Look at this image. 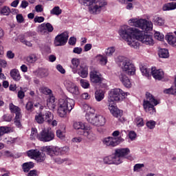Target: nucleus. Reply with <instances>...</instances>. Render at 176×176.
<instances>
[{"label":"nucleus","mask_w":176,"mask_h":176,"mask_svg":"<svg viewBox=\"0 0 176 176\" xmlns=\"http://www.w3.org/2000/svg\"><path fill=\"white\" fill-rule=\"evenodd\" d=\"M118 32L120 38L126 41L129 46L133 47V49H138L140 47V43L135 39L138 33V29L124 25L121 26Z\"/></svg>","instance_id":"f257e3e1"},{"label":"nucleus","mask_w":176,"mask_h":176,"mask_svg":"<svg viewBox=\"0 0 176 176\" xmlns=\"http://www.w3.org/2000/svg\"><path fill=\"white\" fill-rule=\"evenodd\" d=\"M79 2L83 6H88L89 13L94 16L100 14L107 5L105 0H79Z\"/></svg>","instance_id":"f03ea898"},{"label":"nucleus","mask_w":176,"mask_h":176,"mask_svg":"<svg viewBox=\"0 0 176 176\" xmlns=\"http://www.w3.org/2000/svg\"><path fill=\"white\" fill-rule=\"evenodd\" d=\"M75 107V100L67 96H64L58 100V115L60 118L67 116L68 112H71Z\"/></svg>","instance_id":"7ed1b4c3"},{"label":"nucleus","mask_w":176,"mask_h":176,"mask_svg":"<svg viewBox=\"0 0 176 176\" xmlns=\"http://www.w3.org/2000/svg\"><path fill=\"white\" fill-rule=\"evenodd\" d=\"M129 94H130L127 92L125 93L123 90L119 88L111 89L109 94L107 104H115V101L116 102H120Z\"/></svg>","instance_id":"20e7f679"},{"label":"nucleus","mask_w":176,"mask_h":176,"mask_svg":"<svg viewBox=\"0 0 176 176\" xmlns=\"http://www.w3.org/2000/svg\"><path fill=\"white\" fill-rule=\"evenodd\" d=\"M159 104L157 100L155 99L153 95L150 93L146 94V99L144 100L143 107L146 112H148L151 115L156 113V109L155 107Z\"/></svg>","instance_id":"39448f33"},{"label":"nucleus","mask_w":176,"mask_h":176,"mask_svg":"<svg viewBox=\"0 0 176 176\" xmlns=\"http://www.w3.org/2000/svg\"><path fill=\"white\" fill-rule=\"evenodd\" d=\"M129 24L131 27H137L144 31H151L153 27L152 22L145 19H131L129 20Z\"/></svg>","instance_id":"423d86ee"},{"label":"nucleus","mask_w":176,"mask_h":176,"mask_svg":"<svg viewBox=\"0 0 176 176\" xmlns=\"http://www.w3.org/2000/svg\"><path fill=\"white\" fill-rule=\"evenodd\" d=\"M85 119L88 123H90L94 126H98V127L104 126L107 122V120H105L104 116L101 115L97 116V114L91 112L87 113Z\"/></svg>","instance_id":"0eeeda50"},{"label":"nucleus","mask_w":176,"mask_h":176,"mask_svg":"<svg viewBox=\"0 0 176 176\" xmlns=\"http://www.w3.org/2000/svg\"><path fill=\"white\" fill-rule=\"evenodd\" d=\"M45 151L50 156H54V155L58 156V155H65L69 151V148L68 146L59 148L58 146H47Z\"/></svg>","instance_id":"6e6552de"},{"label":"nucleus","mask_w":176,"mask_h":176,"mask_svg":"<svg viewBox=\"0 0 176 176\" xmlns=\"http://www.w3.org/2000/svg\"><path fill=\"white\" fill-rule=\"evenodd\" d=\"M53 119V115L50 111H45V113L40 112L34 118L35 122L38 124H43L45 122H50Z\"/></svg>","instance_id":"1a4fd4ad"},{"label":"nucleus","mask_w":176,"mask_h":176,"mask_svg":"<svg viewBox=\"0 0 176 176\" xmlns=\"http://www.w3.org/2000/svg\"><path fill=\"white\" fill-rule=\"evenodd\" d=\"M136 42L140 41L144 45H149L150 46L153 45V38H152V36L148 34V33L145 34L142 31L138 30V33L136 34Z\"/></svg>","instance_id":"9d476101"},{"label":"nucleus","mask_w":176,"mask_h":176,"mask_svg":"<svg viewBox=\"0 0 176 176\" xmlns=\"http://www.w3.org/2000/svg\"><path fill=\"white\" fill-rule=\"evenodd\" d=\"M121 68L123 72L128 75H134L135 74V67L129 59L122 60Z\"/></svg>","instance_id":"9b49d317"},{"label":"nucleus","mask_w":176,"mask_h":176,"mask_svg":"<svg viewBox=\"0 0 176 176\" xmlns=\"http://www.w3.org/2000/svg\"><path fill=\"white\" fill-rule=\"evenodd\" d=\"M28 156L31 159H34L38 163H42V162H45L46 159V155L43 153L39 152L38 150L32 149L28 151Z\"/></svg>","instance_id":"f8f14e48"},{"label":"nucleus","mask_w":176,"mask_h":176,"mask_svg":"<svg viewBox=\"0 0 176 176\" xmlns=\"http://www.w3.org/2000/svg\"><path fill=\"white\" fill-rule=\"evenodd\" d=\"M38 140L43 141V142H49L54 140V133L52 131L45 129L38 135Z\"/></svg>","instance_id":"ddd939ff"},{"label":"nucleus","mask_w":176,"mask_h":176,"mask_svg":"<svg viewBox=\"0 0 176 176\" xmlns=\"http://www.w3.org/2000/svg\"><path fill=\"white\" fill-rule=\"evenodd\" d=\"M68 32H65L55 37L54 45L55 46H64L68 41Z\"/></svg>","instance_id":"4468645a"},{"label":"nucleus","mask_w":176,"mask_h":176,"mask_svg":"<svg viewBox=\"0 0 176 176\" xmlns=\"http://www.w3.org/2000/svg\"><path fill=\"white\" fill-rule=\"evenodd\" d=\"M64 85L67 87L68 91L72 93V94H75L76 96H79V94H80L78 86H76L75 83L72 82L71 80H66L64 82Z\"/></svg>","instance_id":"2eb2a0df"},{"label":"nucleus","mask_w":176,"mask_h":176,"mask_svg":"<svg viewBox=\"0 0 176 176\" xmlns=\"http://www.w3.org/2000/svg\"><path fill=\"white\" fill-rule=\"evenodd\" d=\"M120 142H122V138H120L108 137L103 140V144L106 146H117Z\"/></svg>","instance_id":"dca6fc26"},{"label":"nucleus","mask_w":176,"mask_h":176,"mask_svg":"<svg viewBox=\"0 0 176 176\" xmlns=\"http://www.w3.org/2000/svg\"><path fill=\"white\" fill-rule=\"evenodd\" d=\"M90 81L92 83H102L103 80L102 75L97 70H92L89 73Z\"/></svg>","instance_id":"f3484780"},{"label":"nucleus","mask_w":176,"mask_h":176,"mask_svg":"<svg viewBox=\"0 0 176 176\" xmlns=\"http://www.w3.org/2000/svg\"><path fill=\"white\" fill-rule=\"evenodd\" d=\"M114 103H107L108 108L111 112V113L115 118H122L123 115V111L119 109L118 107L113 105Z\"/></svg>","instance_id":"a211bd4d"},{"label":"nucleus","mask_w":176,"mask_h":176,"mask_svg":"<svg viewBox=\"0 0 176 176\" xmlns=\"http://www.w3.org/2000/svg\"><path fill=\"white\" fill-rule=\"evenodd\" d=\"M118 78L125 87L127 89L131 87V81H130V79H129V77H127L124 73L122 72L118 73Z\"/></svg>","instance_id":"6ab92c4d"},{"label":"nucleus","mask_w":176,"mask_h":176,"mask_svg":"<svg viewBox=\"0 0 176 176\" xmlns=\"http://www.w3.org/2000/svg\"><path fill=\"white\" fill-rule=\"evenodd\" d=\"M151 74L156 80H162L164 78V72L162 69H157L156 67L151 68Z\"/></svg>","instance_id":"aec40b11"},{"label":"nucleus","mask_w":176,"mask_h":176,"mask_svg":"<svg viewBox=\"0 0 176 176\" xmlns=\"http://www.w3.org/2000/svg\"><path fill=\"white\" fill-rule=\"evenodd\" d=\"M73 127L74 129H75V130H81V133H80L81 135L83 134V132L85 130H89V126H87L83 122H74L73 124Z\"/></svg>","instance_id":"412c9836"},{"label":"nucleus","mask_w":176,"mask_h":176,"mask_svg":"<svg viewBox=\"0 0 176 176\" xmlns=\"http://www.w3.org/2000/svg\"><path fill=\"white\" fill-rule=\"evenodd\" d=\"M79 64H80L79 59L76 58L72 59V64L70 65V68H72V72H74V74H76L78 72Z\"/></svg>","instance_id":"4be33fe9"},{"label":"nucleus","mask_w":176,"mask_h":176,"mask_svg":"<svg viewBox=\"0 0 176 176\" xmlns=\"http://www.w3.org/2000/svg\"><path fill=\"white\" fill-rule=\"evenodd\" d=\"M76 74H78L81 78H87V75H89L88 69L87 67L79 66Z\"/></svg>","instance_id":"5701e85b"},{"label":"nucleus","mask_w":176,"mask_h":176,"mask_svg":"<svg viewBox=\"0 0 176 176\" xmlns=\"http://www.w3.org/2000/svg\"><path fill=\"white\" fill-rule=\"evenodd\" d=\"M115 153L116 155H119L122 159H124L125 156H127V155L130 153V149L128 148H117L116 149Z\"/></svg>","instance_id":"b1692460"},{"label":"nucleus","mask_w":176,"mask_h":176,"mask_svg":"<svg viewBox=\"0 0 176 176\" xmlns=\"http://www.w3.org/2000/svg\"><path fill=\"white\" fill-rule=\"evenodd\" d=\"M10 76L16 82H19L21 79V76L20 75V72L17 69H13L10 71Z\"/></svg>","instance_id":"393cba45"},{"label":"nucleus","mask_w":176,"mask_h":176,"mask_svg":"<svg viewBox=\"0 0 176 176\" xmlns=\"http://www.w3.org/2000/svg\"><path fill=\"white\" fill-rule=\"evenodd\" d=\"M90 130V128H89L88 130H85L82 134L85 137H87L88 140L90 141H94L96 140V135L93 133Z\"/></svg>","instance_id":"a878e982"},{"label":"nucleus","mask_w":176,"mask_h":176,"mask_svg":"<svg viewBox=\"0 0 176 176\" xmlns=\"http://www.w3.org/2000/svg\"><path fill=\"white\" fill-rule=\"evenodd\" d=\"M166 39L169 45L171 46H176V37L171 34L166 36Z\"/></svg>","instance_id":"bb28decb"},{"label":"nucleus","mask_w":176,"mask_h":176,"mask_svg":"<svg viewBox=\"0 0 176 176\" xmlns=\"http://www.w3.org/2000/svg\"><path fill=\"white\" fill-rule=\"evenodd\" d=\"M38 76L40 78H47L49 76V70L47 69L40 68L37 71Z\"/></svg>","instance_id":"cd10ccee"},{"label":"nucleus","mask_w":176,"mask_h":176,"mask_svg":"<svg viewBox=\"0 0 176 176\" xmlns=\"http://www.w3.org/2000/svg\"><path fill=\"white\" fill-rule=\"evenodd\" d=\"M34 162H25L23 164V170L24 173H28L31 168H34Z\"/></svg>","instance_id":"c85d7f7f"},{"label":"nucleus","mask_w":176,"mask_h":176,"mask_svg":"<svg viewBox=\"0 0 176 176\" xmlns=\"http://www.w3.org/2000/svg\"><path fill=\"white\" fill-rule=\"evenodd\" d=\"M55 102L56 100L54 99V96H51L49 98V101H47V105L49 109H51V110L56 109V103H54Z\"/></svg>","instance_id":"c756f323"},{"label":"nucleus","mask_w":176,"mask_h":176,"mask_svg":"<svg viewBox=\"0 0 176 176\" xmlns=\"http://www.w3.org/2000/svg\"><path fill=\"white\" fill-rule=\"evenodd\" d=\"M113 157V164H120L123 162V158H122L119 155H116L115 152L114 154H112Z\"/></svg>","instance_id":"7c9ffc66"},{"label":"nucleus","mask_w":176,"mask_h":176,"mask_svg":"<svg viewBox=\"0 0 176 176\" xmlns=\"http://www.w3.org/2000/svg\"><path fill=\"white\" fill-rule=\"evenodd\" d=\"M104 92L102 90H97L95 92V98L96 100V101H102V100H104Z\"/></svg>","instance_id":"2f4dec72"},{"label":"nucleus","mask_w":176,"mask_h":176,"mask_svg":"<svg viewBox=\"0 0 176 176\" xmlns=\"http://www.w3.org/2000/svg\"><path fill=\"white\" fill-rule=\"evenodd\" d=\"M174 9H176V3H166L162 8V10L164 11H166V10H174Z\"/></svg>","instance_id":"473e14b6"},{"label":"nucleus","mask_w":176,"mask_h":176,"mask_svg":"<svg viewBox=\"0 0 176 176\" xmlns=\"http://www.w3.org/2000/svg\"><path fill=\"white\" fill-rule=\"evenodd\" d=\"M63 13V10L59 6H55L51 11L50 14L55 16H60Z\"/></svg>","instance_id":"72a5a7b5"},{"label":"nucleus","mask_w":176,"mask_h":176,"mask_svg":"<svg viewBox=\"0 0 176 176\" xmlns=\"http://www.w3.org/2000/svg\"><path fill=\"white\" fill-rule=\"evenodd\" d=\"M158 54L161 58H168V50L166 49H161L159 50Z\"/></svg>","instance_id":"f704fd0d"},{"label":"nucleus","mask_w":176,"mask_h":176,"mask_svg":"<svg viewBox=\"0 0 176 176\" xmlns=\"http://www.w3.org/2000/svg\"><path fill=\"white\" fill-rule=\"evenodd\" d=\"M40 93L45 94V96H50L52 94V89L46 87H41L39 88Z\"/></svg>","instance_id":"c9c22d12"},{"label":"nucleus","mask_w":176,"mask_h":176,"mask_svg":"<svg viewBox=\"0 0 176 176\" xmlns=\"http://www.w3.org/2000/svg\"><path fill=\"white\" fill-rule=\"evenodd\" d=\"M115 47H108L105 50V55L107 56V57H112V56H113V53H115Z\"/></svg>","instance_id":"e433bc0d"},{"label":"nucleus","mask_w":176,"mask_h":176,"mask_svg":"<svg viewBox=\"0 0 176 176\" xmlns=\"http://www.w3.org/2000/svg\"><path fill=\"white\" fill-rule=\"evenodd\" d=\"M38 60V57L36 54H32L27 57L26 60L30 64H34Z\"/></svg>","instance_id":"4c0bfd02"},{"label":"nucleus","mask_w":176,"mask_h":176,"mask_svg":"<svg viewBox=\"0 0 176 176\" xmlns=\"http://www.w3.org/2000/svg\"><path fill=\"white\" fill-rule=\"evenodd\" d=\"M0 13L3 16H9L10 14V8L8 6H4L1 9Z\"/></svg>","instance_id":"58836bf2"},{"label":"nucleus","mask_w":176,"mask_h":176,"mask_svg":"<svg viewBox=\"0 0 176 176\" xmlns=\"http://www.w3.org/2000/svg\"><path fill=\"white\" fill-rule=\"evenodd\" d=\"M39 135H38V130H36V128L32 129V132L30 134V139L31 140H35L36 138H38L39 140Z\"/></svg>","instance_id":"ea45409f"},{"label":"nucleus","mask_w":176,"mask_h":176,"mask_svg":"<svg viewBox=\"0 0 176 176\" xmlns=\"http://www.w3.org/2000/svg\"><path fill=\"white\" fill-rule=\"evenodd\" d=\"M153 20L157 25H164V20L163 19V18L160 16H155L154 17Z\"/></svg>","instance_id":"a19ab883"},{"label":"nucleus","mask_w":176,"mask_h":176,"mask_svg":"<svg viewBox=\"0 0 176 176\" xmlns=\"http://www.w3.org/2000/svg\"><path fill=\"white\" fill-rule=\"evenodd\" d=\"M104 164H113V160L112 155L105 157L103 160Z\"/></svg>","instance_id":"79ce46f5"},{"label":"nucleus","mask_w":176,"mask_h":176,"mask_svg":"<svg viewBox=\"0 0 176 176\" xmlns=\"http://www.w3.org/2000/svg\"><path fill=\"white\" fill-rule=\"evenodd\" d=\"M10 130V128L7 126H0V140L3 135V134H6V133H9V131Z\"/></svg>","instance_id":"37998d69"},{"label":"nucleus","mask_w":176,"mask_h":176,"mask_svg":"<svg viewBox=\"0 0 176 176\" xmlns=\"http://www.w3.org/2000/svg\"><path fill=\"white\" fill-rule=\"evenodd\" d=\"M80 86H82L83 89H89V87H90V83L89 82V81H87V80L81 79L80 80Z\"/></svg>","instance_id":"c03bdc74"},{"label":"nucleus","mask_w":176,"mask_h":176,"mask_svg":"<svg viewBox=\"0 0 176 176\" xmlns=\"http://www.w3.org/2000/svg\"><path fill=\"white\" fill-rule=\"evenodd\" d=\"M135 122L138 126V127H142L144 126V119L140 117H138L135 119Z\"/></svg>","instance_id":"a18cd8bd"},{"label":"nucleus","mask_w":176,"mask_h":176,"mask_svg":"<svg viewBox=\"0 0 176 176\" xmlns=\"http://www.w3.org/2000/svg\"><path fill=\"white\" fill-rule=\"evenodd\" d=\"M25 109L28 112H32V111H34V103L31 101L28 102L25 105Z\"/></svg>","instance_id":"49530a36"},{"label":"nucleus","mask_w":176,"mask_h":176,"mask_svg":"<svg viewBox=\"0 0 176 176\" xmlns=\"http://www.w3.org/2000/svg\"><path fill=\"white\" fill-rule=\"evenodd\" d=\"M164 93L165 94H173L176 96V87L175 88L171 87V88L166 89L164 91Z\"/></svg>","instance_id":"de8ad7c7"},{"label":"nucleus","mask_w":176,"mask_h":176,"mask_svg":"<svg viewBox=\"0 0 176 176\" xmlns=\"http://www.w3.org/2000/svg\"><path fill=\"white\" fill-rule=\"evenodd\" d=\"M38 32L41 34H46L47 32V29H46V23H42L38 26Z\"/></svg>","instance_id":"09e8293b"},{"label":"nucleus","mask_w":176,"mask_h":176,"mask_svg":"<svg viewBox=\"0 0 176 176\" xmlns=\"http://www.w3.org/2000/svg\"><path fill=\"white\" fill-rule=\"evenodd\" d=\"M56 135L60 140H64L65 138V131L58 129L56 131Z\"/></svg>","instance_id":"8fccbe9b"},{"label":"nucleus","mask_w":176,"mask_h":176,"mask_svg":"<svg viewBox=\"0 0 176 176\" xmlns=\"http://www.w3.org/2000/svg\"><path fill=\"white\" fill-rule=\"evenodd\" d=\"M10 109L11 112H13V113H17L21 111L19 107L14 106L13 104H10Z\"/></svg>","instance_id":"3c124183"},{"label":"nucleus","mask_w":176,"mask_h":176,"mask_svg":"<svg viewBox=\"0 0 176 176\" xmlns=\"http://www.w3.org/2000/svg\"><path fill=\"white\" fill-rule=\"evenodd\" d=\"M140 71L142 74L144 75V76H147V77L149 76V70H148V68H146V67L142 66L140 67Z\"/></svg>","instance_id":"603ef678"},{"label":"nucleus","mask_w":176,"mask_h":176,"mask_svg":"<svg viewBox=\"0 0 176 176\" xmlns=\"http://www.w3.org/2000/svg\"><path fill=\"white\" fill-rule=\"evenodd\" d=\"M154 38L155 39H157V41H163V39H164V35H163L162 34H161L160 32H156L154 34Z\"/></svg>","instance_id":"864d4df0"},{"label":"nucleus","mask_w":176,"mask_h":176,"mask_svg":"<svg viewBox=\"0 0 176 176\" xmlns=\"http://www.w3.org/2000/svg\"><path fill=\"white\" fill-rule=\"evenodd\" d=\"M142 167H145L144 164H136L133 167V171H137L138 173L140 171Z\"/></svg>","instance_id":"5fc2aeb1"},{"label":"nucleus","mask_w":176,"mask_h":176,"mask_svg":"<svg viewBox=\"0 0 176 176\" xmlns=\"http://www.w3.org/2000/svg\"><path fill=\"white\" fill-rule=\"evenodd\" d=\"M146 126L148 129L152 130V129H155V126H156V122L153 120H151L146 122Z\"/></svg>","instance_id":"6e6d98bb"},{"label":"nucleus","mask_w":176,"mask_h":176,"mask_svg":"<svg viewBox=\"0 0 176 176\" xmlns=\"http://www.w3.org/2000/svg\"><path fill=\"white\" fill-rule=\"evenodd\" d=\"M20 91H18V97L19 98H20L21 100H23V98H24L25 97V94H24V91H25V89H23V88H20Z\"/></svg>","instance_id":"4d7b16f0"},{"label":"nucleus","mask_w":176,"mask_h":176,"mask_svg":"<svg viewBox=\"0 0 176 176\" xmlns=\"http://www.w3.org/2000/svg\"><path fill=\"white\" fill-rule=\"evenodd\" d=\"M34 23H43L45 21V17L36 16L34 19Z\"/></svg>","instance_id":"13d9d810"},{"label":"nucleus","mask_w":176,"mask_h":176,"mask_svg":"<svg viewBox=\"0 0 176 176\" xmlns=\"http://www.w3.org/2000/svg\"><path fill=\"white\" fill-rule=\"evenodd\" d=\"M100 58L99 60H100V64L102 65H105L108 62V58H107V56H100Z\"/></svg>","instance_id":"bf43d9fd"},{"label":"nucleus","mask_w":176,"mask_h":176,"mask_svg":"<svg viewBox=\"0 0 176 176\" xmlns=\"http://www.w3.org/2000/svg\"><path fill=\"white\" fill-rule=\"evenodd\" d=\"M45 28L48 32H53V30H54L53 25H52L50 23H45Z\"/></svg>","instance_id":"052dcab7"},{"label":"nucleus","mask_w":176,"mask_h":176,"mask_svg":"<svg viewBox=\"0 0 176 176\" xmlns=\"http://www.w3.org/2000/svg\"><path fill=\"white\" fill-rule=\"evenodd\" d=\"M35 10L37 13H42V12H43V6L41 4H38L35 6Z\"/></svg>","instance_id":"680f3d73"},{"label":"nucleus","mask_w":176,"mask_h":176,"mask_svg":"<svg viewBox=\"0 0 176 176\" xmlns=\"http://www.w3.org/2000/svg\"><path fill=\"white\" fill-rule=\"evenodd\" d=\"M19 39L22 43H23L26 46H28L29 47H32V43H31L30 41L27 40H24V38H20Z\"/></svg>","instance_id":"e2e57ef3"},{"label":"nucleus","mask_w":176,"mask_h":176,"mask_svg":"<svg viewBox=\"0 0 176 176\" xmlns=\"http://www.w3.org/2000/svg\"><path fill=\"white\" fill-rule=\"evenodd\" d=\"M82 51L83 50L82 47H76L74 48L73 53H75L76 54H81Z\"/></svg>","instance_id":"0e129e2a"},{"label":"nucleus","mask_w":176,"mask_h":176,"mask_svg":"<svg viewBox=\"0 0 176 176\" xmlns=\"http://www.w3.org/2000/svg\"><path fill=\"white\" fill-rule=\"evenodd\" d=\"M136 137H137V134L135 133V132L134 131L129 132V138H130V140L133 141L136 138Z\"/></svg>","instance_id":"69168bd1"},{"label":"nucleus","mask_w":176,"mask_h":176,"mask_svg":"<svg viewBox=\"0 0 176 176\" xmlns=\"http://www.w3.org/2000/svg\"><path fill=\"white\" fill-rule=\"evenodd\" d=\"M16 21L21 23L24 21V17H23V14H19L16 15Z\"/></svg>","instance_id":"338daca9"},{"label":"nucleus","mask_w":176,"mask_h":176,"mask_svg":"<svg viewBox=\"0 0 176 176\" xmlns=\"http://www.w3.org/2000/svg\"><path fill=\"white\" fill-rule=\"evenodd\" d=\"M28 176H38V171L36 170H32L28 173Z\"/></svg>","instance_id":"774afa93"}]
</instances>
